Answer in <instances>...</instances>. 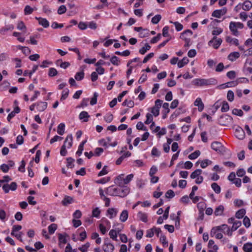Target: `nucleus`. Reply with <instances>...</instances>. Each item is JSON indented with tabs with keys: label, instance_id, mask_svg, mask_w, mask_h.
<instances>
[{
	"label": "nucleus",
	"instance_id": "obj_49",
	"mask_svg": "<svg viewBox=\"0 0 252 252\" xmlns=\"http://www.w3.org/2000/svg\"><path fill=\"white\" fill-rule=\"evenodd\" d=\"M98 96V94L97 93L95 92L94 94V96L91 98V100L90 101L91 105H94L96 103Z\"/></svg>",
	"mask_w": 252,
	"mask_h": 252
},
{
	"label": "nucleus",
	"instance_id": "obj_36",
	"mask_svg": "<svg viewBox=\"0 0 252 252\" xmlns=\"http://www.w3.org/2000/svg\"><path fill=\"white\" fill-rule=\"evenodd\" d=\"M57 229V225L55 223H52L48 226L49 233L50 234H53Z\"/></svg>",
	"mask_w": 252,
	"mask_h": 252
},
{
	"label": "nucleus",
	"instance_id": "obj_37",
	"mask_svg": "<svg viewBox=\"0 0 252 252\" xmlns=\"http://www.w3.org/2000/svg\"><path fill=\"white\" fill-rule=\"evenodd\" d=\"M200 155V152L199 151L197 150V151H195L193 153L190 154L188 158L190 159H194L198 157H199Z\"/></svg>",
	"mask_w": 252,
	"mask_h": 252
},
{
	"label": "nucleus",
	"instance_id": "obj_1",
	"mask_svg": "<svg viewBox=\"0 0 252 252\" xmlns=\"http://www.w3.org/2000/svg\"><path fill=\"white\" fill-rule=\"evenodd\" d=\"M129 192L127 187L119 186L116 188L113 186H110L105 189V193L111 196H117L124 197L127 195Z\"/></svg>",
	"mask_w": 252,
	"mask_h": 252
},
{
	"label": "nucleus",
	"instance_id": "obj_21",
	"mask_svg": "<svg viewBox=\"0 0 252 252\" xmlns=\"http://www.w3.org/2000/svg\"><path fill=\"white\" fill-rule=\"evenodd\" d=\"M137 217L143 222H146L148 221L147 215L145 213L139 212L137 214Z\"/></svg>",
	"mask_w": 252,
	"mask_h": 252
},
{
	"label": "nucleus",
	"instance_id": "obj_26",
	"mask_svg": "<svg viewBox=\"0 0 252 252\" xmlns=\"http://www.w3.org/2000/svg\"><path fill=\"white\" fill-rule=\"evenodd\" d=\"M252 7V3L249 0L245 1L243 4L242 8L245 11L249 10Z\"/></svg>",
	"mask_w": 252,
	"mask_h": 252
},
{
	"label": "nucleus",
	"instance_id": "obj_60",
	"mask_svg": "<svg viewBox=\"0 0 252 252\" xmlns=\"http://www.w3.org/2000/svg\"><path fill=\"white\" fill-rule=\"evenodd\" d=\"M90 247V243L87 242L81 247L79 248V250L82 252H86L88 248Z\"/></svg>",
	"mask_w": 252,
	"mask_h": 252
},
{
	"label": "nucleus",
	"instance_id": "obj_30",
	"mask_svg": "<svg viewBox=\"0 0 252 252\" xmlns=\"http://www.w3.org/2000/svg\"><path fill=\"white\" fill-rule=\"evenodd\" d=\"M189 34L190 35L192 34V32L190 30H187L185 31L183 33H182L180 37L185 40L186 41H188V39L186 37V35L187 34Z\"/></svg>",
	"mask_w": 252,
	"mask_h": 252
},
{
	"label": "nucleus",
	"instance_id": "obj_13",
	"mask_svg": "<svg viewBox=\"0 0 252 252\" xmlns=\"http://www.w3.org/2000/svg\"><path fill=\"white\" fill-rule=\"evenodd\" d=\"M226 228H228V225L224 224L220 226L214 227L212 228L210 232V235L214 234L216 233V231L223 230Z\"/></svg>",
	"mask_w": 252,
	"mask_h": 252
},
{
	"label": "nucleus",
	"instance_id": "obj_55",
	"mask_svg": "<svg viewBox=\"0 0 252 252\" xmlns=\"http://www.w3.org/2000/svg\"><path fill=\"white\" fill-rule=\"evenodd\" d=\"M243 221L244 225L247 228H248L250 226V225H251L250 220L248 217H247V216L245 217L243 219Z\"/></svg>",
	"mask_w": 252,
	"mask_h": 252
},
{
	"label": "nucleus",
	"instance_id": "obj_53",
	"mask_svg": "<svg viewBox=\"0 0 252 252\" xmlns=\"http://www.w3.org/2000/svg\"><path fill=\"white\" fill-rule=\"evenodd\" d=\"M234 93L231 90L228 91L227 94V98L228 100L229 101H232L234 100Z\"/></svg>",
	"mask_w": 252,
	"mask_h": 252
},
{
	"label": "nucleus",
	"instance_id": "obj_5",
	"mask_svg": "<svg viewBox=\"0 0 252 252\" xmlns=\"http://www.w3.org/2000/svg\"><path fill=\"white\" fill-rule=\"evenodd\" d=\"M222 39L214 36L208 42V45L213 47L215 49H218L222 43Z\"/></svg>",
	"mask_w": 252,
	"mask_h": 252
},
{
	"label": "nucleus",
	"instance_id": "obj_23",
	"mask_svg": "<svg viewBox=\"0 0 252 252\" xmlns=\"http://www.w3.org/2000/svg\"><path fill=\"white\" fill-rule=\"evenodd\" d=\"M73 199L72 197L69 196H65L63 200L62 201V203L63 205L67 206L69 204H71L73 202Z\"/></svg>",
	"mask_w": 252,
	"mask_h": 252
},
{
	"label": "nucleus",
	"instance_id": "obj_59",
	"mask_svg": "<svg viewBox=\"0 0 252 252\" xmlns=\"http://www.w3.org/2000/svg\"><path fill=\"white\" fill-rule=\"evenodd\" d=\"M154 235V227L149 229L146 231V237L148 238H152Z\"/></svg>",
	"mask_w": 252,
	"mask_h": 252
},
{
	"label": "nucleus",
	"instance_id": "obj_16",
	"mask_svg": "<svg viewBox=\"0 0 252 252\" xmlns=\"http://www.w3.org/2000/svg\"><path fill=\"white\" fill-rule=\"evenodd\" d=\"M224 210V206L222 205H220L215 209L214 214L216 216H221L223 214Z\"/></svg>",
	"mask_w": 252,
	"mask_h": 252
},
{
	"label": "nucleus",
	"instance_id": "obj_6",
	"mask_svg": "<svg viewBox=\"0 0 252 252\" xmlns=\"http://www.w3.org/2000/svg\"><path fill=\"white\" fill-rule=\"evenodd\" d=\"M2 188L4 192L7 193L10 190L15 191L17 189V185L16 183L12 182L10 184H6L3 185Z\"/></svg>",
	"mask_w": 252,
	"mask_h": 252
},
{
	"label": "nucleus",
	"instance_id": "obj_4",
	"mask_svg": "<svg viewBox=\"0 0 252 252\" xmlns=\"http://www.w3.org/2000/svg\"><path fill=\"white\" fill-rule=\"evenodd\" d=\"M133 175L131 174L124 178V175L119 176L116 180V184L119 186L126 187L125 185L127 184L133 178Z\"/></svg>",
	"mask_w": 252,
	"mask_h": 252
},
{
	"label": "nucleus",
	"instance_id": "obj_14",
	"mask_svg": "<svg viewBox=\"0 0 252 252\" xmlns=\"http://www.w3.org/2000/svg\"><path fill=\"white\" fill-rule=\"evenodd\" d=\"M37 109L39 112L44 111L47 107V103L46 102L40 101L36 103Z\"/></svg>",
	"mask_w": 252,
	"mask_h": 252
},
{
	"label": "nucleus",
	"instance_id": "obj_18",
	"mask_svg": "<svg viewBox=\"0 0 252 252\" xmlns=\"http://www.w3.org/2000/svg\"><path fill=\"white\" fill-rule=\"evenodd\" d=\"M128 212L126 210H123L120 214V220L121 222H125L128 218Z\"/></svg>",
	"mask_w": 252,
	"mask_h": 252
},
{
	"label": "nucleus",
	"instance_id": "obj_3",
	"mask_svg": "<svg viewBox=\"0 0 252 252\" xmlns=\"http://www.w3.org/2000/svg\"><path fill=\"white\" fill-rule=\"evenodd\" d=\"M244 25L240 22H230L229 23V29L232 34L234 36H238L239 32L237 30L238 29H242L244 28Z\"/></svg>",
	"mask_w": 252,
	"mask_h": 252
},
{
	"label": "nucleus",
	"instance_id": "obj_35",
	"mask_svg": "<svg viewBox=\"0 0 252 252\" xmlns=\"http://www.w3.org/2000/svg\"><path fill=\"white\" fill-rule=\"evenodd\" d=\"M38 65L33 66L31 72H29L28 70H25L24 72V76L29 75L30 77H31L32 74L37 69Z\"/></svg>",
	"mask_w": 252,
	"mask_h": 252
},
{
	"label": "nucleus",
	"instance_id": "obj_61",
	"mask_svg": "<svg viewBox=\"0 0 252 252\" xmlns=\"http://www.w3.org/2000/svg\"><path fill=\"white\" fill-rule=\"evenodd\" d=\"M232 114L239 116H242L243 115V112L241 109H234L232 110Z\"/></svg>",
	"mask_w": 252,
	"mask_h": 252
},
{
	"label": "nucleus",
	"instance_id": "obj_64",
	"mask_svg": "<svg viewBox=\"0 0 252 252\" xmlns=\"http://www.w3.org/2000/svg\"><path fill=\"white\" fill-rule=\"evenodd\" d=\"M161 36L160 33H158L156 36L154 37L151 40V43L154 44L157 43L158 40H160Z\"/></svg>",
	"mask_w": 252,
	"mask_h": 252
},
{
	"label": "nucleus",
	"instance_id": "obj_40",
	"mask_svg": "<svg viewBox=\"0 0 252 252\" xmlns=\"http://www.w3.org/2000/svg\"><path fill=\"white\" fill-rule=\"evenodd\" d=\"M161 19V16L158 14L152 18L151 22L154 24H158Z\"/></svg>",
	"mask_w": 252,
	"mask_h": 252
},
{
	"label": "nucleus",
	"instance_id": "obj_24",
	"mask_svg": "<svg viewBox=\"0 0 252 252\" xmlns=\"http://www.w3.org/2000/svg\"><path fill=\"white\" fill-rule=\"evenodd\" d=\"M226 41L227 43L238 46L239 45V41L236 38H232L230 36H227L226 37Z\"/></svg>",
	"mask_w": 252,
	"mask_h": 252
},
{
	"label": "nucleus",
	"instance_id": "obj_9",
	"mask_svg": "<svg viewBox=\"0 0 252 252\" xmlns=\"http://www.w3.org/2000/svg\"><path fill=\"white\" fill-rule=\"evenodd\" d=\"M114 249V246L109 242H105L102 246V249L104 252H113Z\"/></svg>",
	"mask_w": 252,
	"mask_h": 252
},
{
	"label": "nucleus",
	"instance_id": "obj_32",
	"mask_svg": "<svg viewBox=\"0 0 252 252\" xmlns=\"http://www.w3.org/2000/svg\"><path fill=\"white\" fill-rule=\"evenodd\" d=\"M246 214V210L244 209L239 210L235 214V216L238 219H242Z\"/></svg>",
	"mask_w": 252,
	"mask_h": 252
},
{
	"label": "nucleus",
	"instance_id": "obj_27",
	"mask_svg": "<svg viewBox=\"0 0 252 252\" xmlns=\"http://www.w3.org/2000/svg\"><path fill=\"white\" fill-rule=\"evenodd\" d=\"M56 64L59 65L61 67L65 69L70 65V63L68 62H62V61L59 60L57 61Z\"/></svg>",
	"mask_w": 252,
	"mask_h": 252
},
{
	"label": "nucleus",
	"instance_id": "obj_31",
	"mask_svg": "<svg viewBox=\"0 0 252 252\" xmlns=\"http://www.w3.org/2000/svg\"><path fill=\"white\" fill-rule=\"evenodd\" d=\"M86 142H87L86 140H85L84 141H83L80 143V144L79 145L78 150H77V151L76 152V154L77 155H78L79 156H80L82 154V152H83V149H84V145L86 143Z\"/></svg>",
	"mask_w": 252,
	"mask_h": 252
},
{
	"label": "nucleus",
	"instance_id": "obj_51",
	"mask_svg": "<svg viewBox=\"0 0 252 252\" xmlns=\"http://www.w3.org/2000/svg\"><path fill=\"white\" fill-rule=\"evenodd\" d=\"M69 94V90L68 89H65L63 90L62 92V94L61 98V100H64L65 99L68 95Z\"/></svg>",
	"mask_w": 252,
	"mask_h": 252
},
{
	"label": "nucleus",
	"instance_id": "obj_43",
	"mask_svg": "<svg viewBox=\"0 0 252 252\" xmlns=\"http://www.w3.org/2000/svg\"><path fill=\"white\" fill-rule=\"evenodd\" d=\"M109 236L113 240L117 241V232L115 230L112 229L109 232Z\"/></svg>",
	"mask_w": 252,
	"mask_h": 252
},
{
	"label": "nucleus",
	"instance_id": "obj_54",
	"mask_svg": "<svg viewBox=\"0 0 252 252\" xmlns=\"http://www.w3.org/2000/svg\"><path fill=\"white\" fill-rule=\"evenodd\" d=\"M104 119L106 122H107L108 123H110L112 121V120L113 119V115L111 114H107L104 117Z\"/></svg>",
	"mask_w": 252,
	"mask_h": 252
},
{
	"label": "nucleus",
	"instance_id": "obj_20",
	"mask_svg": "<svg viewBox=\"0 0 252 252\" xmlns=\"http://www.w3.org/2000/svg\"><path fill=\"white\" fill-rule=\"evenodd\" d=\"M240 57V54L238 52L231 53L228 56V59L231 62L235 61Z\"/></svg>",
	"mask_w": 252,
	"mask_h": 252
},
{
	"label": "nucleus",
	"instance_id": "obj_17",
	"mask_svg": "<svg viewBox=\"0 0 252 252\" xmlns=\"http://www.w3.org/2000/svg\"><path fill=\"white\" fill-rule=\"evenodd\" d=\"M72 134L68 135L65 138L63 145H66V147L67 148H70L72 145Z\"/></svg>",
	"mask_w": 252,
	"mask_h": 252
},
{
	"label": "nucleus",
	"instance_id": "obj_11",
	"mask_svg": "<svg viewBox=\"0 0 252 252\" xmlns=\"http://www.w3.org/2000/svg\"><path fill=\"white\" fill-rule=\"evenodd\" d=\"M226 12L227 9L226 8H224L223 9L219 10H215L212 13V16L214 17L220 18L221 16L224 15L226 13Z\"/></svg>",
	"mask_w": 252,
	"mask_h": 252
},
{
	"label": "nucleus",
	"instance_id": "obj_34",
	"mask_svg": "<svg viewBox=\"0 0 252 252\" xmlns=\"http://www.w3.org/2000/svg\"><path fill=\"white\" fill-rule=\"evenodd\" d=\"M202 171L201 169H198L193 172L190 175V178L191 179H195L199 176L201 174Z\"/></svg>",
	"mask_w": 252,
	"mask_h": 252
},
{
	"label": "nucleus",
	"instance_id": "obj_10",
	"mask_svg": "<svg viewBox=\"0 0 252 252\" xmlns=\"http://www.w3.org/2000/svg\"><path fill=\"white\" fill-rule=\"evenodd\" d=\"M235 135L239 139H243L245 136V131L242 128L238 127L235 129Z\"/></svg>",
	"mask_w": 252,
	"mask_h": 252
},
{
	"label": "nucleus",
	"instance_id": "obj_33",
	"mask_svg": "<svg viewBox=\"0 0 252 252\" xmlns=\"http://www.w3.org/2000/svg\"><path fill=\"white\" fill-rule=\"evenodd\" d=\"M211 187L213 190L216 193H220V186H219L217 183H213L211 185Z\"/></svg>",
	"mask_w": 252,
	"mask_h": 252
},
{
	"label": "nucleus",
	"instance_id": "obj_22",
	"mask_svg": "<svg viewBox=\"0 0 252 252\" xmlns=\"http://www.w3.org/2000/svg\"><path fill=\"white\" fill-rule=\"evenodd\" d=\"M90 116L89 115L88 112L86 111L81 112L79 116V119L80 120H83V122H86L88 121V118Z\"/></svg>",
	"mask_w": 252,
	"mask_h": 252
},
{
	"label": "nucleus",
	"instance_id": "obj_2",
	"mask_svg": "<svg viewBox=\"0 0 252 252\" xmlns=\"http://www.w3.org/2000/svg\"><path fill=\"white\" fill-rule=\"evenodd\" d=\"M192 83L197 87H204L216 85L218 84V81L214 78L209 79L196 78L192 80Z\"/></svg>",
	"mask_w": 252,
	"mask_h": 252
},
{
	"label": "nucleus",
	"instance_id": "obj_15",
	"mask_svg": "<svg viewBox=\"0 0 252 252\" xmlns=\"http://www.w3.org/2000/svg\"><path fill=\"white\" fill-rule=\"evenodd\" d=\"M194 104L195 106L198 107V110L199 111L201 112L203 110L204 104L203 103L202 100L200 97H198L196 99Z\"/></svg>",
	"mask_w": 252,
	"mask_h": 252
},
{
	"label": "nucleus",
	"instance_id": "obj_8",
	"mask_svg": "<svg viewBox=\"0 0 252 252\" xmlns=\"http://www.w3.org/2000/svg\"><path fill=\"white\" fill-rule=\"evenodd\" d=\"M243 70L249 73H252V60L247 59L245 63Z\"/></svg>",
	"mask_w": 252,
	"mask_h": 252
},
{
	"label": "nucleus",
	"instance_id": "obj_63",
	"mask_svg": "<svg viewBox=\"0 0 252 252\" xmlns=\"http://www.w3.org/2000/svg\"><path fill=\"white\" fill-rule=\"evenodd\" d=\"M66 11V8L65 5H62L59 7L58 10V13L59 14H62L64 13Z\"/></svg>",
	"mask_w": 252,
	"mask_h": 252
},
{
	"label": "nucleus",
	"instance_id": "obj_38",
	"mask_svg": "<svg viewBox=\"0 0 252 252\" xmlns=\"http://www.w3.org/2000/svg\"><path fill=\"white\" fill-rule=\"evenodd\" d=\"M59 245L62 247V244H65L66 243V240L64 235L59 234Z\"/></svg>",
	"mask_w": 252,
	"mask_h": 252
},
{
	"label": "nucleus",
	"instance_id": "obj_62",
	"mask_svg": "<svg viewBox=\"0 0 252 252\" xmlns=\"http://www.w3.org/2000/svg\"><path fill=\"white\" fill-rule=\"evenodd\" d=\"M136 128L139 130H147L146 127L141 122H139L136 125Z\"/></svg>",
	"mask_w": 252,
	"mask_h": 252
},
{
	"label": "nucleus",
	"instance_id": "obj_19",
	"mask_svg": "<svg viewBox=\"0 0 252 252\" xmlns=\"http://www.w3.org/2000/svg\"><path fill=\"white\" fill-rule=\"evenodd\" d=\"M35 19L38 21L39 24L43 27L46 28L49 27V22L46 19L41 17H35Z\"/></svg>",
	"mask_w": 252,
	"mask_h": 252
},
{
	"label": "nucleus",
	"instance_id": "obj_57",
	"mask_svg": "<svg viewBox=\"0 0 252 252\" xmlns=\"http://www.w3.org/2000/svg\"><path fill=\"white\" fill-rule=\"evenodd\" d=\"M153 116L152 114L150 113H147L146 115V120L145 122V123L147 125L150 124L153 122Z\"/></svg>",
	"mask_w": 252,
	"mask_h": 252
},
{
	"label": "nucleus",
	"instance_id": "obj_46",
	"mask_svg": "<svg viewBox=\"0 0 252 252\" xmlns=\"http://www.w3.org/2000/svg\"><path fill=\"white\" fill-rule=\"evenodd\" d=\"M229 106L228 103L226 101H223L221 111L222 112H227L229 110Z\"/></svg>",
	"mask_w": 252,
	"mask_h": 252
},
{
	"label": "nucleus",
	"instance_id": "obj_7",
	"mask_svg": "<svg viewBox=\"0 0 252 252\" xmlns=\"http://www.w3.org/2000/svg\"><path fill=\"white\" fill-rule=\"evenodd\" d=\"M211 148L213 150L215 151L220 153L222 152L223 150V146L221 144V143L217 141L213 142L211 144Z\"/></svg>",
	"mask_w": 252,
	"mask_h": 252
},
{
	"label": "nucleus",
	"instance_id": "obj_28",
	"mask_svg": "<svg viewBox=\"0 0 252 252\" xmlns=\"http://www.w3.org/2000/svg\"><path fill=\"white\" fill-rule=\"evenodd\" d=\"M189 62V59L187 57H184L183 59L178 62V66L179 68H182L185 65L188 63Z\"/></svg>",
	"mask_w": 252,
	"mask_h": 252
},
{
	"label": "nucleus",
	"instance_id": "obj_39",
	"mask_svg": "<svg viewBox=\"0 0 252 252\" xmlns=\"http://www.w3.org/2000/svg\"><path fill=\"white\" fill-rule=\"evenodd\" d=\"M241 222L240 221L236 220L234 222L231 228V231H234L236 230L241 225Z\"/></svg>",
	"mask_w": 252,
	"mask_h": 252
},
{
	"label": "nucleus",
	"instance_id": "obj_48",
	"mask_svg": "<svg viewBox=\"0 0 252 252\" xmlns=\"http://www.w3.org/2000/svg\"><path fill=\"white\" fill-rule=\"evenodd\" d=\"M123 106H127L128 107L131 108L134 106V102L132 100L128 101L126 99L122 103Z\"/></svg>",
	"mask_w": 252,
	"mask_h": 252
},
{
	"label": "nucleus",
	"instance_id": "obj_42",
	"mask_svg": "<svg viewBox=\"0 0 252 252\" xmlns=\"http://www.w3.org/2000/svg\"><path fill=\"white\" fill-rule=\"evenodd\" d=\"M84 77V72L82 71L77 72L75 75V78L77 81H80Z\"/></svg>",
	"mask_w": 252,
	"mask_h": 252
},
{
	"label": "nucleus",
	"instance_id": "obj_29",
	"mask_svg": "<svg viewBox=\"0 0 252 252\" xmlns=\"http://www.w3.org/2000/svg\"><path fill=\"white\" fill-rule=\"evenodd\" d=\"M65 125L63 123H61L58 126L57 132L59 134L63 135L64 132Z\"/></svg>",
	"mask_w": 252,
	"mask_h": 252
},
{
	"label": "nucleus",
	"instance_id": "obj_47",
	"mask_svg": "<svg viewBox=\"0 0 252 252\" xmlns=\"http://www.w3.org/2000/svg\"><path fill=\"white\" fill-rule=\"evenodd\" d=\"M212 163V161L208 159H205L201 162V167L202 168H206L208 165Z\"/></svg>",
	"mask_w": 252,
	"mask_h": 252
},
{
	"label": "nucleus",
	"instance_id": "obj_12",
	"mask_svg": "<svg viewBox=\"0 0 252 252\" xmlns=\"http://www.w3.org/2000/svg\"><path fill=\"white\" fill-rule=\"evenodd\" d=\"M118 210L114 208H109L106 212V216L110 219L115 217L118 213Z\"/></svg>",
	"mask_w": 252,
	"mask_h": 252
},
{
	"label": "nucleus",
	"instance_id": "obj_52",
	"mask_svg": "<svg viewBox=\"0 0 252 252\" xmlns=\"http://www.w3.org/2000/svg\"><path fill=\"white\" fill-rule=\"evenodd\" d=\"M58 73V71L55 68H50L49 70L48 75L50 77H53L56 76Z\"/></svg>",
	"mask_w": 252,
	"mask_h": 252
},
{
	"label": "nucleus",
	"instance_id": "obj_50",
	"mask_svg": "<svg viewBox=\"0 0 252 252\" xmlns=\"http://www.w3.org/2000/svg\"><path fill=\"white\" fill-rule=\"evenodd\" d=\"M110 61L111 63L115 65H118L120 63V61L119 58L116 56H113L111 59Z\"/></svg>",
	"mask_w": 252,
	"mask_h": 252
},
{
	"label": "nucleus",
	"instance_id": "obj_58",
	"mask_svg": "<svg viewBox=\"0 0 252 252\" xmlns=\"http://www.w3.org/2000/svg\"><path fill=\"white\" fill-rule=\"evenodd\" d=\"M66 160H67V167H68V168H73L74 165L73 164V162H74V159L73 158H68L67 159H66Z\"/></svg>",
	"mask_w": 252,
	"mask_h": 252
},
{
	"label": "nucleus",
	"instance_id": "obj_25",
	"mask_svg": "<svg viewBox=\"0 0 252 252\" xmlns=\"http://www.w3.org/2000/svg\"><path fill=\"white\" fill-rule=\"evenodd\" d=\"M243 250L245 252H252V243L248 242L245 244Z\"/></svg>",
	"mask_w": 252,
	"mask_h": 252
},
{
	"label": "nucleus",
	"instance_id": "obj_41",
	"mask_svg": "<svg viewBox=\"0 0 252 252\" xmlns=\"http://www.w3.org/2000/svg\"><path fill=\"white\" fill-rule=\"evenodd\" d=\"M149 35V31L147 29H143L139 33V36L141 38L147 37Z\"/></svg>",
	"mask_w": 252,
	"mask_h": 252
},
{
	"label": "nucleus",
	"instance_id": "obj_45",
	"mask_svg": "<svg viewBox=\"0 0 252 252\" xmlns=\"http://www.w3.org/2000/svg\"><path fill=\"white\" fill-rule=\"evenodd\" d=\"M151 48V46L148 44H146L145 47H142L139 50V53L144 55L147 51L149 50Z\"/></svg>",
	"mask_w": 252,
	"mask_h": 252
},
{
	"label": "nucleus",
	"instance_id": "obj_44",
	"mask_svg": "<svg viewBox=\"0 0 252 252\" xmlns=\"http://www.w3.org/2000/svg\"><path fill=\"white\" fill-rule=\"evenodd\" d=\"M100 214V211L98 207L95 208L92 211V216L93 217L99 218Z\"/></svg>",
	"mask_w": 252,
	"mask_h": 252
},
{
	"label": "nucleus",
	"instance_id": "obj_56",
	"mask_svg": "<svg viewBox=\"0 0 252 252\" xmlns=\"http://www.w3.org/2000/svg\"><path fill=\"white\" fill-rule=\"evenodd\" d=\"M33 11V8H32L29 5H27L25 7L24 12H25V14H26V15L31 14V13H32Z\"/></svg>",
	"mask_w": 252,
	"mask_h": 252
}]
</instances>
